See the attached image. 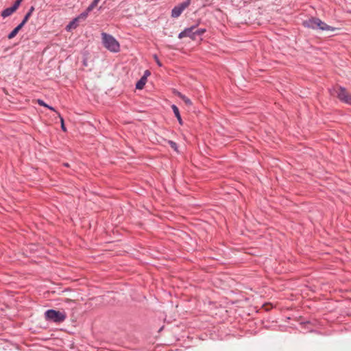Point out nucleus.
Masks as SVG:
<instances>
[{
	"label": "nucleus",
	"instance_id": "0eeeda50",
	"mask_svg": "<svg viewBox=\"0 0 351 351\" xmlns=\"http://www.w3.org/2000/svg\"><path fill=\"white\" fill-rule=\"evenodd\" d=\"M171 107L173 114H174L175 117H176L179 124L180 125H182L184 123H183L178 107L175 104H172Z\"/></svg>",
	"mask_w": 351,
	"mask_h": 351
},
{
	"label": "nucleus",
	"instance_id": "bb28decb",
	"mask_svg": "<svg viewBox=\"0 0 351 351\" xmlns=\"http://www.w3.org/2000/svg\"><path fill=\"white\" fill-rule=\"evenodd\" d=\"M36 103L40 106H43L45 108H46V106H47V104H46L43 99H38L37 101H36Z\"/></svg>",
	"mask_w": 351,
	"mask_h": 351
},
{
	"label": "nucleus",
	"instance_id": "4468645a",
	"mask_svg": "<svg viewBox=\"0 0 351 351\" xmlns=\"http://www.w3.org/2000/svg\"><path fill=\"white\" fill-rule=\"evenodd\" d=\"M34 10H35L34 7L31 6V8L29 9L28 12L24 16L23 20H25L26 22H27L28 20L29 19V18L31 17Z\"/></svg>",
	"mask_w": 351,
	"mask_h": 351
},
{
	"label": "nucleus",
	"instance_id": "9b49d317",
	"mask_svg": "<svg viewBox=\"0 0 351 351\" xmlns=\"http://www.w3.org/2000/svg\"><path fill=\"white\" fill-rule=\"evenodd\" d=\"M79 21L78 19H77V17H75V19H73V21H71L69 24L66 26V29L67 30L70 29H75L78 25H79Z\"/></svg>",
	"mask_w": 351,
	"mask_h": 351
},
{
	"label": "nucleus",
	"instance_id": "6e6552de",
	"mask_svg": "<svg viewBox=\"0 0 351 351\" xmlns=\"http://www.w3.org/2000/svg\"><path fill=\"white\" fill-rule=\"evenodd\" d=\"M174 93L178 97H179L185 103L186 106H191L193 104L191 100L184 95L182 94L180 92L175 91Z\"/></svg>",
	"mask_w": 351,
	"mask_h": 351
},
{
	"label": "nucleus",
	"instance_id": "4be33fe9",
	"mask_svg": "<svg viewBox=\"0 0 351 351\" xmlns=\"http://www.w3.org/2000/svg\"><path fill=\"white\" fill-rule=\"evenodd\" d=\"M57 114L58 115V117H60V123H61V129L63 132H66V128L65 126V124H64V119L61 117L60 115V112H57Z\"/></svg>",
	"mask_w": 351,
	"mask_h": 351
},
{
	"label": "nucleus",
	"instance_id": "1a4fd4ad",
	"mask_svg": "<svg viewBox=\"0 0 351 351\" xmlns=\"http://www.w3.org/2000/svg\"><path fill=\"white\" fill-rule=\"evenodd\" d=\"M16 10L12 7V6H10L9 8H7L5 9H4L2 12H1V16L3 18H6L10 15H12L14 12H15Z\"/></svg>",
	"mask_w": 351,
	"mask_h": 351
},
{
	"label": "nucleus",
	"instance_id": "f03ea898",
	"mask_svg": "<svg viewBox=\"0 0 351 351\" xmlns=\"http://www.w3.org/2000/svg\"><path fill=\"white\" fill-rule=\"evenodd\" d=\"M329 92L331 95H336L341 102L351 106V94L345 87L337 86L330 89Z\"/></svg>",
	"mask_w": 351,
	"mask_h": 351
},
{
	"label": "nucleus",
	"instance_id": "f8f14e48",
	"mask_svg": "<svg viewBox=\"0 0 351 351\" xmlns=\"http://www.w3.org/2000/svg\"><path fill=\"white\" fill-rule=\"evenodd\" d=\"M183 11L180 10V8L176 5L171 10V16L173 18H177L180 16Z\"/></svg>",
	"mask_w": 351,
	"mask_h": 351
},
{
	"label": "nucleus",
	"instance_id": "c756f323",
	"mask_svg": "<svg viewBox=\"0 0 351 351\" xmlns=\"http://www.w3.org/2000/svg\"><path fill=\"white\" fill-rule=\"evenodd\" d=\"M63 166L66 167H70V165L68 163V162H64L63 163Z\"/></svg>",
	"mask_w": 351,
	"mask_h": 351
},
{
	"label": "nucleus",
	"instance_id": "20e7f679",
	"mask_svg": "<svg viewBox=\"0 0 351 351\" xmlns=\"http://www.w3.org/2000/svg\"><path fill=\"white\" fill-rule=\"evenodd\" d=\"M199 22H198L197 24H195L194 25H192L190 27L185 28L183 31H182L178 34V38L180 39H182L184 37H189L192 40H195L196 38H195V31H193V30L199 25Z\"/></svg>",
	"mask_w": 351,
	"mask_h": 351
},
{
	"label": "nucleus",
	"instance_id": "39448f33",
	"mask_svg": "<svg viewBox=\"0 0 351 351\" xmlns=\"http://www.w3.org/2000/svg\"><path fill=\"white\" fill-rule=\"evenodd\" d=\"M319 18L311 16V18L302 21V25L306 28L317 29Z\"/></svg>",
	"mask_w": 351,
	"mask_h": 351
},
{
	"label": "nucleus",
	"instance_id": "6ab92c4d",
	"mask_svg": "<svg viewBox=\"0 0 351 351\" xmlns=\"http://www.w3.org/2000/svg\"><path fill=\"white\" fill-rule=\"evenodd\" d=\"M27 23V22L25 20H22V21L14 29L16 30V32L19 33V32L24 27V25Z\"/></svg>",
	"mask_w": 351,
	"mask_h": 351
},
{
	"label": "nucleus",
	"instance_id": "9d476101",
	"mask_svg": "<svg viewBox=\"0 0 351 351\" xmlns=\"http://www.w3.org/2000/svg\"><path fill=\"white\" fill-rule=\"evenodd\" d=\"M147 80H145V77H141L139 80L136 83V88L141 90L144 88Z\"/></svg>",
	"mask_w": 351,
	"mask_h": 351
},
{
	"label": "nucleus",
	"instance_id": "412c9836",
	"mask_svg": "<svg viewBox=\"0 0 351 351\" xmlns=\"http://www.w3.org/2000/svg\"><path fill=\"white\" fill-rule=\"evenodd\" d=\"M27 23V22L25 20H22V21L14 29L16 30V32L19 33V32L24 27V25Z\"/></svg>",
	"mask_w": 351,
	"mask_h": 351
},
{
	"label": "nucleus",
	"instance_id": "f3484780",
	"mask_svg": "<svg viewBox=\"0 0 351 351\" xmlns=\"http://www.w3.org/2000/svg\"><path fill=\"white\" fill-rule=\"evenodd\" d=\"M101 0H93V2L87 8L90 11H92L98 4Z\"/></svg>",
	"mask_w": 351,
	"mask_h": 351
},
{
	"label": "nucleus",
	"instance_id": "a211bd4d",
	"mask_svg": "<svg viewBox=\"0 0 351 351\" xmlns=\"http://www.w3.org/2000/svg\"><path fill=\"white\" fill-rule=\"evenodd\" d=\"M27 23V22L25 20H22V21L14 29L16 30V32L19 33V32L24 27V25Z\"/></svg>",
	"mask_w": 351,
	"mask_h": 351
},
{
	"label": "nucleus",
	"instance_id": "dca6fc26",
	"mask_svg": "<svg viewBox=\"0 0 351 351\" xmlns=\"http://www.w3.org/2000/svg\"><path fill=\"white\" fill-rule=\"evenodd\" d=\"M167 143L169 145V146L171 147V148H172L176 152H178V147L176 142H174L171 140H169Z\"/></svg>",
	"mask_w": 351,
	"mask_h": 351
},
{
	"label": "nucleus",
	"instance_id": "ddd939ff",
	"mask_svg": "<svg viewBox=\"0 0 351 351\" xmlns=\"http://www.w3.org/2000/svg\"><path fill=\"white\" fill-rule=\"evenodd\" d=\"M90 12V11L88 8H86L85 11H84L80 15H78L77 16V19H78L79 21H80L82 20L84 21L87 18L88 15V13Z\"/></svg>",
	"mask_w": 351,
	"mask_h": 351
},
{
	"label": "nucleus",
	"instance_id": "aec40b11",
	"mask_svg": "<svg viewBox=\"0 0 351 351\" xmlns=\"http://www.w3.org/2000/svg\"><path fill=\"white\" fill-rule=\"evenodd\" d=\"M27 23V22L25 20H22V21L14 29L16 30V32L19 33V32L24 27V25Z\"/></svg>",
	"mask_w": 351,
	"mask_h": 351
},
{
	"label": "nucleus",
	"instance_id": "393cba45",
	"mask_svg": "<svg viewBox=\"0 0 351 351\" xmlns=\"http://www.w3.org/2000/svg\"><path fill=\"white\" fill-rule=\"evenodd\" d=\"M18 32H16L14 29H13L8 35V39H12L17 35Z\"/></svg>",
	"mask_w": 351,
	"mask_h": 351
},
{
	"label": "nucleus",
	"instance_id": "f257e3e1",
	"mask_svg": "<svg viewBox=\"0 0 351 351\" xmlns=\"http://www.w3.org/2000/svg\"><path fill=\"white\" fill-rule=\"evenodd\" d=\"M102 44L108 51L114 53L120 51L119 42L110 34L106 32L101 33Z\"/></svg>",
	"mask_w": 351,
	"mask_h": 351
},
{
	"label": "nucleus",
	"instance_id": "c85d7f7f",
	"mask_svg": "<svg viewBox=\"0 0 351 351\" xmlns=\"http://www.w3.org/2000/svg\"><path fill=\"white\" fill-rule=\"evenodd\" d=\"M46 108L49 109L51 111L56 112V113L58 112V111L56 110V109L53 106H51L48 104H47V106H46Z\"/></svg>",
	"mask_w": 351,
	"mask_h": 351
},
{
	"label": "nucleus",
	"instance_id": "7ed1b4c3",
	"mask_svg": "<svg viewBox=\"0 0 351 351\" xmlns=\"http://www.w3.org/2000/svg\"><path fill=\"white\" fill-rule=\"evenodd\" d=\"M45 318L48 322L62 323L66 319V314L64 311L48 309L45 312Z\"/></svg>",
	"mask_w": 351,
	"mask_h": 351
},
{
	"label": "nucleus",
	"instance_id": "b1692460",
	"mask_svg": "<svg viewBox=\"0 0 351 351\" xmlns=\"http://www.w3.org/2000/svg\"><path fill=\"white\" fill-rule=\"evenodd\" d=\"M23 0H16L14 3L12 4V7L16 10H17L18 8H19V6L21 5L22 1Z\"/></svg>",
	"mask_w": 351,
	"mask_h": 351
},
{
	"label": "nucleus",
	"instance_id": "2eb2a0df",
	"mask_svg": "<svg viewBox=\"0 0 351 351\" xmlns=\"http://www.w3.org/2000/svg\"><path fill=\"white\" fill-rule=\"evenodd\" d=\"M191 0H186L185 1L180 3L178 5V6L182 10V11L186 8L191 3Z\"/></svg>",
	"mask_w": 351,
	"mask_h": 351
},
{
	"label": "nucleus",
	"instance_id": "a878e982",
	"mask_svg": "<svg viewBox=\"0 0 351 351\" xmlns=\"http://www.w3.org/2000/svg\"><path fill=\"white\" fill-rule=\"evenodd\" d=\"M153 57H154V59L156 61V64H158V66H160V67L162 66V64L160 61L158 56L156 54H154Z\"/></svg>",
	"mask_w": 351,
	"mask_h": 351
},
{
	"label": "nucleus",
	"instance_id": "423d86ee",
	"mask_svg": "<svg viewBox=\"0 0 351 351\" xmlns=\"http://www.w3.org/2000/svg\"><path fill=\"white\" fill-rule=\"evenodd\" d=\"M317 29L322 30V31H324V30L335 31L336 29L335 27L327 25L325 22L322 21L320 19H319Z\"/></svg>",
	"mask_w": 351,
	"mask_h": 351
},
{
	"label": "nucleus",
	"instance_id": "cd10ccee",
	"mask_svg": "<svg viewBox=\"0 0 351 351\" xmlns=\"http://www.w3.org/2000/svg\"><path fill=\"white\" fill-rule=\"evenodd\" d=\"M150 75H151V72L149 70H146L144 72V74L142 77H145V80H147V77L149 76Z\"/></svg>",
	"mask_w": 351,
	"mask_h": 351
},
{
	"label": "nucleus",
	"instance_id": "5701e85b",
	"mask_svg": "<svg viewBox=\"0 0 351 351\" xmlns=\"http://www.w3.org/2000/svg\"><path fill=\"white\" fill-rule=\"evenodd\" d=\"M206 32V29H205V28L197 29L196 31H195V38L197 37V36H202Z\"/></svg>",
	"mask_w": 351,
	"mask_h": 351
}]
</instances>
